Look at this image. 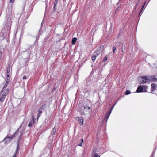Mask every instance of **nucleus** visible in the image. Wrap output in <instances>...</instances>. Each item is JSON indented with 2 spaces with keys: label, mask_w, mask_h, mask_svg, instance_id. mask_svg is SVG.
I'll return each mask as SVG.
<instances>
[{
  "label": "nucleus",
  "mask_w": 157,
  "mask_h": 157,
  "mask_svg": "<svg viewBox=\"0 0 157 157\" xmlns=\"http://www.w3.org/2000/svg\"><path fill=\"white\" fill-rule=\"evenodd\" d=\"M13 138V137H12V135L10 137L7 136L3 140L5 141L6 144L7 143L10 142Z\"/></svg>",
  "instance_id": "nucleus-4"
},
{
  "label": "nucleus",
  "mask_w": 157,
  "mask_h": 157,
  "mask_svg": "<svg viewBox=\"0 0 157 157\" xmlns=\"http://www.w3.org/2000/svg\"><path fill=\"white\" fill-rule=\"evenodd\" d=\"M18 147H19V144H18L17 145V149L16 150L14 154L13 155L12 157H16V156H17L16 154H17V151H18V149H19Z\"/></svg>",
  "instance_id": "nucleus-16"
},
{
  "label": "nucleus",
  "mask_w": 157,
  "mask_h": 157,
  "mask_svg": "<svg viewBox=\"0 0 157 157\" xmlns=\"http://www.w3.org/2000/svg\"><path fill=\"white\" fill-rule=\"evenodd\" d=\"M26 76H23V79H26Z\"/></svg>",
  "instance_id": "nucleus-38"
},
{
  "label": "nucleus",
  "mask_w": 157,
  "mask_h": 157,
  "mask_svg": "<svg viewBox=\"0 0 157 157\" xmlns=\"http://www.w3.org/2000/svg\"><path fill=\"white\" fill-rule=\"evenodd\" d=\"M125 48V46L124 45H123L122 47V51L123 52H124L123 49H124V50Z\"/></svg>",
  "instance_id": "nucleus-28"
},
{
  "label": "nucleus",
  "mask_w": 157,
  "mask_h": 157,
  "mask_svg": "<svg viewBox=\"0 0 157 157\" xmlns=\"http://www.w3.org/2000/svg\"><path fill=\"white\" fill-rule=\"evenodd\" d=\"M58 0H56L54 3V4L56 5L58 2Z\"/></svg>",
  "instance_id": "nucleus-33"
},
{
  "label": "nucleus",
  "mask_w": 157,
  "mask_h": 157,
  "mask_svg": "<svg viewBox=\"0 0 157 157\" xmlns=\"http://www.w3.org/2000/svg\"><path fill=\"white\" fill-rule=\"evenodd\" d=\"M96 57V56L93 54V56L92 57V59L93 62L95 60Z\"/></svg>",
  "instance_id": "nucleus-24"
},
{
  "label": "nucleus",
  "mask_w": 157,
  "mask_h": 157,
  "mask_svg": "<svg viewBox=\"0 0 157 157\" xmlns=\"http://www.w3.org/2000/svg\"><path fill=\"white\" fill-rule=\"evenodd\" d=\"M142 87H143V90L144 92H147V89L148 88V87L146 85H143L142 86Z\"/></svg>",
  "instance_id": "nucleus-11"
},
{
  "label": "nucleus",
  "mask_w": 157,
  "mask_h": 157,
  "mask_svg": "<svg viewBox=\"0 0 157 157\" xmlns=\"http://www.w3.org/2000/svg\"><path fill=\"white\" fill-rule=\"evenodd\" d=\"M10 75H7L6 78V82H9L10 80Z\"/></svg>",
  "instance_id": "nucleus-22"
},
{
  "label": "nucleus",
  "mask_w": 157,
  "mask_h": 157,
  "mask_svg": "<svg viewBox=\"0 0 157 157\" xmlns=\"http://www.w3.org/2000/svg\"><path fill=\"white\" fill-rule=\"evenodd\" d=\"M145 4V3H144V4L142 6V9H141V10H140V13H141V12L142 11V10L143 9V8H144V5Z\"/></svg>",
  "instance_id": "nucleus-30"
},
{
  "label": "nucleus",
  "mask_w": 157,
  "mask_h": 157,
  "mask_svg": "<svg viewBox=\"0 0 157 157\" xmlns=\"http://www.w3.org/2000/svg\"><path fill=\"white\" fill-rule=\"evenodd\" d=\"M80 142L78 144V146H81L82 145V143L83 142V139H81L80 140Z\"/></svg>",
  "instance_id": "nucleus-21"
},
{
  "label": "nucleus",
  "mask_w": 157,
  "mask_h": 157,
  "mask_svg": "<svg viewBox=\"0 0 157 157\" xmlns=\"http://www.w3.org/2000/svg\"><path fill=\"white\" fill-rule=\"evenodd\" d=\"M32 47V46H30V47Z\"/></svg>",
  "instance_id": "nucleus-42"
},
{
  "label": "nucleus",
  "mask_w": 157,
  "mask_h": 157,
  "mask_svg": "<svg viewBox=\"0 0 157 157\" xmlns=\"http://www.w3.org/2000/svg\"><path fill=\"white\" fill-rule=\"evenodd\" d=\"M149 80H152L153 81H157V78H156L155 76H151V77H149Z\"/></svg>",
  "instance_id": "nucleus-17"
},
{
  "label": "nucleus",
  "mask_w": 157,
  "mask_h": 157,
  "mask_svg": "<svg viewBox=\"0 0 157 157\" xmlns=\"http://www.w3.org/2000/svg\"><path fill=\"white\" fill-rule=\"evenodd\" d=\"M92 109L90 107H88L87 106H84V109L81 112V115H85L87 113H90Z\"/></svg>",
  "instance_id": "nucleus-3"
},
{
  "label": "nucleus",
  "mask_w": 157,
  "mask_h": 157,
  "mask_svg": "<svg viewBox=\"0 0 157 157\" xmlns=\"http://www.w3.org/2000/svg\"><path fill=\"white\" fill-rule=\"evenodd\" d=\"M22 134H23V132H21V133H20V136H19V139H21V136L22 135Z\"/></svg>",
  "instance_id": "nucleus-32"
},
{
  "label": "nucleus",
  "mask_w": 157,
  "mask_h": 157,
  "mask_svg": "<svg viewBox=\"0 0 157 157\" xmlns=\"http://www.w3.org/2000/svg\"><path fill=\"white\" fill-rule=\"evenodd\" d=\"M46 105L45 104H44L40 108L38 109L41 111H44V110L46 108Z\"/></svg>",
  "instance_id": "nucleus-13"
},
{
  "label": "nucleus",
  "mask_w": 157,
  "mask_h": 157,
  "mask_svg": "<svg viewBox=\"0 0 157 157\" xmlns=\"http://www.w3.org/2000/svg\"><path fill=\"white\" fill-rule=\"evenodd\" d=\"M111 111H110L109 112H107L106 114V115L104 119L103 122H105L106 123L107 122V120L109 118V117L110 116V115L111 113Z\"/></svg>",
  "instance_id": "nucleus-6"
},
{
  "label": "nucleus",
  "mask_w": 157,
  "mask_h": 157,
  "mask_svg": "<svg viewBox=\"0 0 157 157\" xmlns=\"http://www.w3.org/2000/svg\"><path fill=\"white\" fill-rule=\"evenodd\" d=\"M77 40V38L76 37H74L72 38V40L71 43L73 44H74Z\"/></svg>",
  "instance_id": "nucleus-20"
},
{
  "label": "nucleus",
  "mask_w": 157,
  "mask_h": 157,
  "mask_svg": "<svg viewBox=\"0 0 157 157\" xmlns=\"http://www.w3.org/2000/svg\"><path fill=\"white\" fill-rule=\"evenodd\" d=\"M29 48H29H29H28V49H27V50H29Z\"/></svg>",
  "instance_id": "nucleus-41"
},
{
  "label": "nucleus",
  "mask_w": 157,
  "mask_h": 157,
  "mask_svg": "<svg viewBox=\"0 0 157 157\" xmlns=\"http://www.w3.org/2000/svg\"><path fill=\"white\" fill-rule=\"evenodd\" d=\"M9 83V82H7L6 81V82L5 83V84L4 85L3 87L2 88V89L1 90V91L0 93H1L2 92H3V91H4L5 90V89L7 87Z\"/></svg>",
  "instance_id": "nucleus-9"
},
{
  "label": "nucleus",
  "mask_w": 157,
  "mask_h": 157,
  "mask_svg": "<svg viewBox=\"0 0 157 157\" xmlns=\"http://www.w3.org/2000/svg\"><path fill=\"white\" fill-rule=\"evenodd\" d=\"M56 6V5H55V4H54V7H53V8H54V9H55Z\"/></svg>",
  "instance_id": "nucleus-39"
},
{
  "label": "nucleus",
  "mask_w": 157,
  "mask_h": 157,
  "mask_svg": "<svg viewBox=\"0 0 157 157\" xmlns=\"http://www.w3.org/2000/svg\"><path fill=\"white\" fill-rule=\"evenodd\" d=\"M107 57L106 56L103 59V62H105L107 60Z\"/></svg>",
  "instance_id": "nucleus-26"
},
{
  "label": "nucleus",
  "mask_w": 157,
  "mask_h": 157,
  "mask_svg": "<svg viewBox=\"0 0 157 157\" xmlns=\"http://www.w3.org/2000/svg\"><path fill=\"white\" fill-rule=\"evenodd\" d=\"M9 91V89L8 88L3 91V94L0 98V101L1 102H4L6 96L7 95Z\"/></svg>",
  "instance_id": "nucleus-1"
},
{
  "label": "nucleus",
  "mask_w": 157,
  "mask_h": 157,
  "mask_svg": "<svg viewBox=\"0 0 157 157\" xmlns=\"http://www.w3.org/2000/svg\"><path fill=\"white\" fill-rule=\"evenodd\" d=\"M56 131V126H55V127L53 128L52 130L51 131V134L52 135L55 134Z\"/></svg>",
  "instance_id": "nucleus-14"
},
{
  "label": "nucleus",
  "mask_w": 157,
  "mask_h": 157,
  "mask_svg": "<svg viewBox=\"0 0 157 157\" xmlns=\"http://www.w3.org/2000/svg\"><path fill=\"white\" fill-rule=\"evenodd\" d=\"M51 136H50L49 137L50 138L51 137Z\"/></svg>",
  "instance_id": "nucleus-43"
},
{
  "label": "nucleus",
  "mask_w": 157,
  "mask_h": 157,
  "mask_svg": "<svg viewBox=\"0 0 157 157\" xmlns=\"http://www.w3.org/2000/svg\"><path fill=\"white\" fill-rule=\"evenodd\" d=\"M115 105H116V103H115V104H114L112 105V106L111 107V110H110V111H112V110L113 109V108H114V106Z\"/></svg>",
  "instance_id": "nucleus-29"
},
{
  "label": "nucleus",
  "mask_w": 157,
  "mask_h": 157,
  "mask_svg": "<svg viewBox=\"0 0 157 157\" xmlns=\"http://www.w3.org/2000/svg\"><path fill=\"white\" fill-rule=\"evenodd\" d=\"M125 94L126 95H128V90H126L125 92Z\"/></svg>",
  "instance_id": "nucleus-35"
},
{
  "label": "nucleus",
  "mask_w": 157,
  "mask_h": 157,
  "mask_svg": "<svg viewBox=\"0 0 157 157\" xmlns=\"http://www.w3.org/2000/svg\"><path fill=\"white\" fill-rule=\"evenodd\" d=\"M76 119L77 120L79 121L81 118H80L79 117H76Z\"/></svg>",
  "instance_id": "nucleus-34"
},
{
  "label": "nucleus",
  "mask_w": 157,
  "mask_h": 157,
  "mask_svg": "<svg viewBox=\"0 0 157 157\" xmlns=\"http://www.w3.org/2000/svg\"><path fill=\"white\" fill-rule=\"evenodd\" d=\"M32 120H31L30 122L28 124V126L29 127H31L34 124V117L33 115L32 116Z\"/></svg>",
  "instance_id": "nucleus-7"
},
{
  "label": "nucleus",
  "mask_w": 157,
  "mask_h": 157,
  "mask_svg": "<svg viewBox=\"0 0 157 157\" xmlns=\"http://www.w3.org/2000/svg\"><path fill=\"white\" fill-rule=\"evenodd\" d=\"M141 78L143 79L141 81V83L142 84H144L148 82L147 80H149V78H148L147 77L143 76L141 77Z\"/></svg>",
  "instance_id": "nucleus-5"
},
{
  "label": "nucleus",
  "mask_w": 157,
  "mask_h": 157,
  "mask_svg": "<svg viewBox=\"0 0 157 157\" xmlns=\"http://www.w3.org/2000/svg\"><path fill=\"white\" fill-rule=\"evenodd\" d=\"M101 52V51L100 50H97L95 51L93 54L97 56L100 54Z\"/></svg>",
  "instance_id": "nucleus-12"
},
{
  "label": "nucleus",
  "mask_w": 157,
  "mask_h": 157,
  "mask_svg": "<svg viewBox=\"0 0 157 157\" xmlns=\"http://www.w3.org/2000/svg\"><path fill=\"white\" fill-rule=\"evenodd\" d=\"M42 111L39 109L38 110V114L37 116V118L38 119L39 117L41 116V113H42Z\"/></svg>",
  "instance_id": "nucleus-19"
},
{
  "label": "nucleus",
  "mask_w": 157,
  "mask_h": 157,
  "mask_svg": "<svg viewBox=\"0 0 157 157\" xmlns=\"http://www.w3.org/2000/svg\"><path fill=\"white\" fill-rule=\"evenodd\" d=\"M2 53H1V52L0 51V59H1V57H2Z\"/></svg>",
  "instance_id": "nucleus-36"
},
{
  "label": "nucleus",
  "mask_w": 157,
  "mask_h": 157,
  "mask_svg": "<svg viewBox=\"0 0 157 157\" xmlns=\"http://www.w3.org/2000/svg\"><path fill=\"white\" fill-rule=\"evenodd\" d=\"M103 45H101L100 46V48H102V49H103Z\"/></svg>",
  "instance_id": "nucleus-37"
},
{
  "label": "nucleus",
  "mask_w": 157,
  "mask_h": 157,
  "mask_svg": "<svg viewBox=\"0 0 157 157\" xmlns=\"http://www.w3.org/2000/svg\"><path fill=\"white\" fill-rule=\"evenodd\" d=\"M130 93V91L128 90V94H129Z\"/></svg>",
  "instance_id": "nucleus-40"
},
{
  "label": "nucleus",
  "mask_w": 157,
  "mask_h": 157,
  "mask_svg": "<svg viewBox=\"0 0 157 157\" xmlns=\"http://www.w3.org/2000/svg\"><path fill=\"white\" fill-rule=\"evenodd\" d=\"M10 66H8L7 69L6 74L7 75H10L11 73L10 71Z\"/></svg>",
  "instance_id": "nucleus-15"
},
{
  "label": "nucleus",
  "mask_w": 157,
  "mask_h": 157,
  "mask_svg": "<svg viewBox=\"0 0 157 157\" xmlns=\"http://www.w3.org/2000/svg\"><path fill=\"white\" fill-rule=\"evenodd\" d=\"M52 143H49L48 144V147L45 148L44 151V153H48L49 155V153H50L52 150Z\"/></svg>",
  "instance_id": "nucleus-2"
},
{
  "label": "nucleus",
  "mask_w": 157,
  "mask_h": 157,
  "mask_svg": "<svg viewBox=\"0 0 157 157\" xmlns=\"http://www.w3.org/2000/svg\"><path fill=\"white\" fill-rule=\"evenodd\" d=\"M79 123L81 125H82L83 124V121L82 119L81 118L79 121Z\"/></svg>",
  "instance_id": "nucleus-23"
},
{
  "label": "nucleus",
  "mask_w": 157,
  "mask_h": 157,
  "mask_svg": "<svg viewBox=\"0 0 157 157\" xmlns=\"http://www.w3.org/2000/svg\"><path fill=\"white\" fill-rule=\"evenodd\" d=\"M157 85L154 84H151V86H152V91H153L154 90H156V87Z\"/></svg>",
  "instance_id": "nucleus-18"
},
{
  "label": "nucleus",
  "mask_w": 157,
  "mask_h": 157,
  "mask_svg": "<svg viewBox=\"0 0 157 157\" xmlns=\"http://www.w3.org/2000/svg\"><path fill=\"white\" fill-rule=\"evenodd\" d=\"M92 157H99V156L97 153H95L94 155H93Z\"/></svg>",
  "instance_id": "nucleus-25"
},
{
  "label": "nucleus",
  "mask_w": 157,
  "mask_h": 157,
  "mask_svg": "<svg viewBox=\"0 0 157 157\" xmlns=\"http://www.w3.org/2000/svg\"><path fill=\"white\" fill-rule=\"evenodd\" d=\"M15 0H10L9 2L10 3H13Z\"/></svg>",
  "instance_id": "nucleus-31"
},
{
  "label": "nucleus",
  "mask_w": 157,
  "mask_h": 157,
  "mask_svg": "<svg viewBox=\"0 0 157 157\" xmlns=\"http://www.w3.org/2000/svg\"><path fill=\"white\" fill-rule=\"evenodd\" d=\"M116 49V47L115 46H114L113 48V53H115V51Z\"/></svg>",
  "instance_id": "nucleus-27"
},
{
  "label": "nucleus",
  "mask_w": 157,
  "mask_h": 157,
  "mask_svg": "<svg viewBox=\"0 0 157 157\" xmlns=\"http://www.w3.org/2000/svg\"><path fill=\"white\" fill-rule=\"evenodd\" d=\"M22 124H21L19 126V127L17 129L16 131L12 135V137H14L16 136L18 133V132L20 128H21Z\"/></svg>",
  "instance_id": "nucleus-8"
},
{
  "label": "nucleus",
  "mask_w": 157,
  "mask_h": 157,
  "mask_svg": "<svg viewBox=\"0 0 157 157\" xmlns=\"http://www.w3.org/2000/svg\"><path fill=\"white\" fill-rule=\"evenodd\" d=\"M143 87H142V86H140L137 88L136 92L137 93L142 92H143Z\"/></svg>",
  "instance_id": "nucleus-10"
}]
</instances>
